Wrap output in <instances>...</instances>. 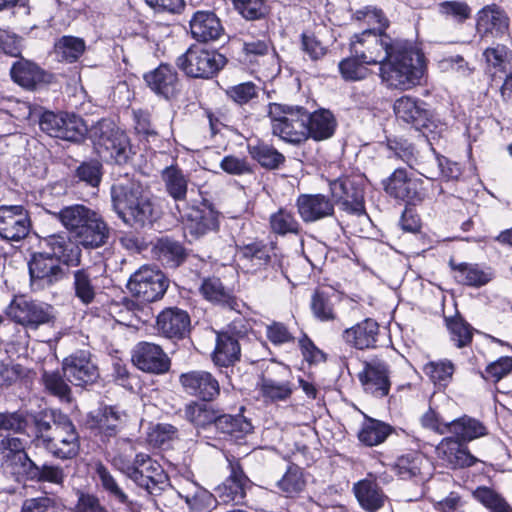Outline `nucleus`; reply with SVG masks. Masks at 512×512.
<instances>
[{"label":"nucleus","instance_id":"nucleus-1","mask_svg":"<svg viewBox=\"0 0 512 512\" xmlns=\"http://www.w3.org/2000/svg\"><path fill=\"white\" fill-rule=\"evenodd\" d=\"M51 253H36L29 261L32 286L43 289L58 282L63 277L60 262L77 266L81 260V250L66 236L51 235L46 240Z\"/></svg>","mask_w":512,"mask_h":512},{"label":"nucleus","instance_id":"nucleus-2","mask_svg":"<svg viewBox=\"0 0 512 512\" xmlns=\"http://www.w3.org/2000/svg\"><path fill=\"white\" fill-rule=\"evenodd\" d=\"M400 46L379 67V77L388 88L404 91L420 84L425 72V57L420 49L406 40H401Z\"/></svg>","mask_w":512,"mask_h":512},{"label":"nucleus","instance_id":"nucleus-3","mask_svg":"<svg viewBox=\"0 0 512 512\" xmlns=\"http://www.w3.org/2000/svg\"><path fill=\"white\" fill-rule=\"evenodd\" d=\"M111 196L116 213L126 224L143 227L152 222L154 207L140 185H113Z\"/></svg>","mask_w":512,"mask_h":512},{"label":"nucleus","instance_id":"nucleus-4","mask_svg":"<svg viewBox=\"0 0 512 512\" xmlns=\"http://www.w3.org/2000/svg\"><path fill=\"white\" fill-rule=\"evenodd\" d=\"M267 117L271 132L282 141L298 145L305 141L307 110L302 106L269 103Z\"/></svg>","mask_w":512,"mask_h":512},{"label":"nucleus","instance_id":"nucleus-5","mask_svg":"<svg viewBox=\"0 0 512 512\" xmlns=\"http://www.w3.org/2000/svg\"><path fill=\"white\" fill-rule=\"evenodd\" d=\"M402 39H393L386 33L364 30L355 35L351 42V51L368 65H381L391 57L394 49L401 48Z\"/></svg>","mask_w":512,"mask_h":512},{"label":"nucleus","instance_id":"nucleus-6","mask_svg":"<svg viewBox=\"0 0 512 512\" xmlns=\"http://www.w3.org/2000/svg\"><path fill=\"white\" fill-rule=\"evenodd\" d=\"M42 447L61 460L73 459L79 454L80 437L66 415L54 416L52 433L42 437Z\"/></svg>","mask_w":512,"mask_h":512},{"label":"nucleus","instance_id":"nucleus-7","mask_svg":"<svg viewBox=\"0 0 512 512\" xmlns=\"http://www.w3.org/2000/svg\"><path fill=\"white\" fill-rule=\"evenodd\" d=\"M169 280L151 265H142L128 279L127 289L138 301L151 303L160 300L167 291Z\"/></svg>","mask_w":512,"mask_h":512},{"label":"nucleus","instance_id":"nucleus-8","mask_svg":"<svg viewBox=\"0 0 512 512\" xmlns=\"http://www.w3.org/2000/svg\"><path fill=\"white\" fill-rule=\"evenodd\" d=\"M226 64V58L215 50L199 46L190 47L177 60L178 67L193 78L209 79L216 75Z\"/></svg>","mask_w":512,"mask_h":512},{"label":"nucleus","instance_id":"nucleus-9","mask_svg":"<svg viewBox=\"0 0 512 512\" xmlns=\"http://www.w3.org/2000/svg\"><path fill=\"white\" fill-rule=\"evenodd\" d=\"M365 179L361 175L345 176L330 183V190L336 203L344 211L361 215L364 205Z\"/></svg>","mask_w":512,"mask_h":512},{"label":"nucleus","instance_id":"nucleus-10","mask_svg":"<svg viewBox=\"0 0 512 512\" xmlns=\"http://www.w3.org/2000/svg\"><path fill=\"white\" fill-rule=\"evenodd\" d=\"M7 316L24 327L37 329L53 320V308L49 304L15 297L6 310Z\"/></svg>","mask_w":512,"mask_h":512},{"label":"nucleus","instance_id":"nucleus-11","mask_svg":"<svg viewBox=\"0 0 512 512\" xmlns=\"http://www.w3.org/2000/svg\"><path fill=\"white\" fill-rule=\"evenodd\" d=\"M393 110L398 120L423 133L436 128L434 115L423 100L405 95L395 100Z\"/></svg>","mask_w":512,"mask_h":512},{"label":"nucleus","instance_id":"nucleus-12","mask_svg":"<svg viewBox=\"0 0 512 512\" xmlns=\"http://www.w3.org/2000/svg\"><path fill=\"white\" fill-rule=\"evenodd\" d=\"M383 184L387 194L409 204L420 202L425 196L423 180L410 175L404 168L396 169Z\"/></svg>","mask_w":512,"mask_h":512},{"label":"nucleus","instance_id":"nucleus-13","mask_svg":"<svg viewBox=\"0 0 512 512\" xmlns=\"http://www.w3.org/2000/svg\"><path fill=\"white\" fill-rule=\"evenodd\" d=\"M389 365L378 358H372L363 363V369L358 374V379L366 393L376 398H382L389 394L390 381Z\"/></svg>","mask_w":512,"mask_h":512},{"label":"nucleus","instance_id":"nucleus-14","mask_svg":"<svg viewBox=\"0 0 512 512\" xmlns=\"http://www.w3.org/2000/svg\"><path fill=\"white\" fill-rule=\"evenodd\" d=\"M132 363L141 371L162 375L171 367V360L161 346L151 342H139L132 350Z\"/></svg>","mask_w":512,"mask_h":512},{"label":"nucleus","instance_id":"nucleus-15","mask_svg":"<svg viewBox=\"0 0 512 512\" xmlns=\"http://www.w3.org/2000/svg\"><path fill=\"white\" fill-rule=\"evenodd\" d=\"M179 383L187 395L202 401H213L220 394L219 381L206 370H190L181 373Z\"/></svg>","mask_w":512,"mask_h":512},{"label":"nucleus","instance_id":"nucleus-16","mask_svg":"<svg viewBox=\"0 0 512 512\" xmlns=\"http://www.w3.org/2000/svg\"><path fill=\"white\" fill-rule=\"evenodd\" d=\"M28 214L21 205L0 206V238L7 241H18L29 232Z\"/></svg>","mask_w":512,"mask_h":512},{"label":"nucleus","instance_id":"nucleus-17","mask_svg":"<svg viewBox=\"0 0 512 512\" xmlns=\"http://www.w3.org/2000/svg\"><path fill=\"white\" fill-rule=\"evenodd\" d=\"M230 474L215 489L218 498L226 504H240L246 497L251 481L244 473L238 461L229 460Z\"/></svg>","mask_w":512,"mask_h":512},{"label":"nucleus","instance_id":"nucleus-18","mask_svg":"<svg viewBox=\"0 0 512 512\" xmlns=\"http://www.w3.org/2000/svg\"><path fill=\"white\" fill-rule=\"evenodd\" d=\"M63 370L68 379L76 386H83L95 382L98 378V369L91 361L88 351H78L63 362Z\"/></svg>","mask_w":512,"mask_h":512},{"label":"nucleus","instance_id":"nucleus-19","mask_svg":"<svg viewBox=\"0 0 512 512\" xmlns=\"http://www.w3.org/2000/svg\"><path fill=\"white\" fill-rule=\"evenodd\" d=\"M436 455L443 464L451 469L474 466L478 459L473 456L462 441L454 437H445L436 446Z\"/></svg>","mask_w":512,"mask_h":512},{"label":"nucleus","instance_id":"nucleus-20","mask_svg":"<svg viewBox=\"0 0 512 512\" xmlns=\"http://www.w3.org/2000/svg\"><path fill=\"white\" fill-rule=\"evenodd\" d=\"M509 17L497 4L483 7L477 13L476 28L482 37H503L509 30Z\"/></svg>","mask_w":512,"mask_h":512},{"label":"nucleus","instance_id":"nucleus-21","mask_svg":"<svg viewBox=\"0 0 512 512\" xmlns=\"http://www.w3.org/2000/svg\"><path fill=\"white\" fill-rule=\"evenodd\" d=\"M297 212L305 223H313L332 216L333 202L323 194H300L295 202Z\"/></svg>","mask_w":512,"mask_h":512},{"label":"nucleus","instance_id":"nucleus-22","mask_svg":"<svg viewBox=\"0 0 512 512\" xmlns=\"http://www.w3.org/2000/svg\"><path fill=\"white\" fill-rule=\"evenodd\" d=\"M238 266L245 272L255 274L265 269L271 260L270 249L263 241H252L237 246Z\"/></svg>","mask_w":512,"mask_h":512},{"label":"nucleus","instance_id":"nucleus-23","mask_svg":"<svg viewBox=\"0 0 512 512\" xmlns=\"http://www.w3.org/2000/svg\"><path fill=\"white\" fill-rule=\"evenodd\" d=\"M352 490L360 507L366 512L380 510L387 500L386 494L373 474H368L366 478L354 483Z\"/></svg>","mask_w":512,"mask_h":512},{"label":"nucleus","instance_id":"nucleus-24","mask_svg":"<svg viewBox=\"0 0 512 512\" xmlns=\"http://www.w3.org/2000/svg\"><path fill=\"white\" fill-rule=\"evenodd\" d=\"M378 336L379 324L372 318H366L342 333L343 341L358 350L376 348Z\"/></svg>","mask_w":512,"mask_h":512},{"label":"nucleus","instance_id":"nucleus-25","mask_svg":"<svg viewBox=\"0 0 512 512\" xmlns=\"http://www.w3.org/2000/svg\"><path fill=\"white\" fill-rule=\"evenodd\" d=\"M166 474L162 466L149 455L140 453L136 455V466L132 472V479L138 486L151 490L164 483Z\"/></svg>","mask_w":512,"mask_h":512},{"label":"nucleus","instance_id":"nucleus-26","mask_svg":"<svg viewBox=\"0 0 512 512\" xmlns=\"http://www.w3.org/2000/svg\"><path fill=\"white\" fill-rule=\"evenodd\" d=\"M189 24L192 36L198 41H215L224 33L220 19L211 11L195 12Z\"/></svg>","mask_w":512,"mask_h":512},{"label":"nucleus","instance_id":"nucleus-27","mask_svg":"<svg viewBox=\"0 0 512 512\" xmlns=\"http://www.w3.org/2000/svg\"><path fill=\"white\" fill-rule=\"evenodd\" d=\"M0 449L6 468L18 478L28 466L31 467L32 460L26 454L24 442L20 438L11 436L3 438Z\"/></svg>","mask_w":512,"mask_h":512},{"label":"nucleus","instance_id":"nucleus-28","mask_svg":"<svg viewBox=\"0 0 512 512\" xmlns=\"http://www.w3.org/2000/svg\"><path fill=\"white\" fill-rule=\"evenodd\" d=\"M449 266L452 270L453 278L457 283L462 285L481 287L488 284L493 279L491 269L483 268L478 264L466 262L455 263L453 260H450Z\"/></svg>","mask_w":512,"mask_h":512},{"label":"nucleus","instance_id":"nucleus-29","mask_svg":"<svg viewBox=\"0 0 512 512\" xmlns=\"http://www.w3.org/2000/svg\"><path fill=\"white\" fill-rule=\"evenodd\" d=\"M190 317L186 311L167 308L157 317V328L168 338H182L189 331Z\"/></svg>","mask_w":512,"mask_h":512},{"label":"nucleus","instance_id":"nucleus-30","mask_svg":"<svg viewBox=\"0 0 512 512\" xmlns=\"http://www.w3.org/2000/svg\"><path fill=\"white\" fill-rule=\"evenodd\" d=\"M337 120L333 113L327 109H318L313 113L307 111V132L305 141L312 138L323 141L331 138L336 130Z\"/></svg>","mask_w":512,"mask_h":512},{"label":"nucleus","instance_id":"nucleus-31","mask_svg":"<svg viewBox=\"0 0 512 512\" xmlns=\"http://www.w3.org/2000/svg\"><path fill=\"white\" fill-rule=\"evenodd\" d=\"M178 495L185 501L191 512H209L215 502L212 493L188 479L180 484Z\"/></svg>","mask_w":512,"mask_h":512},{"label":"nucleus","instance_id":"nucleus-32","mask_svg":"<svg viewBox=\"0 0 512 512\" xmlns=\"http://www.w3.org/2000/svg\"><path fill=\"white\" fill-rule=\"evenodd\" d=\"M144 79L152 91L167 99L174 96L178 88L177 72L166 64L145 74Z\"/></svg>","mask_w":512,"mask_h":512},{"label":"nucleus","instance_id":"nucleus-33","mask_svg":"<svg viewBox=\"0 0 512 512\" xmlns=\"http://www.w3.org/2000/svg\"><path fill=\"white\" fill-rule=\"evenodd\" d=\"M186 229L196 237L218 227V213L209 206L192 207L183 216Z\"/></svg>","mask_w":512,"mask_h":512},{"label":"nucleus","instance_id":"nucleus-34","mask_svg":"<svg viewBox=\"0 0 512 512\" xmlns=\"http://www.w3.org/2000/svg\"><path fill=\"white\" fill-rule=\"evenodd\" d=\"M448 434L463 443L471 442L488 434L487 427L478 419L463 415L449 422Z\"/></svg>","mask_w":512,"mask_h":512},{"label":"nucleus","instance_id":"nucleus-35","mask_svg":"<svg viewBox=\"0 0 512 512\" xmlns=\"http://www.w3.org/2000/svg\"><path fill=\"white\" fill-rule=\"evenodd\" d=\"M152 255L163 265L178 267L186 258V250L181 243L169 238L158 239L152 247Z\"/></svg>","mask_w":512,"mask_h":512},{"label":"nucleus","instance_id":"nucleus-36","mask_svg":"<svg viewBox=\"0 0 512 512\" xmlns=\"http://www.w3.org/2000/svg\"><path fill=\"white\" fill-rule=\"evenodd\" d=\"M109 234L110 231L107 224L98 214L92 220L87 221L75 237L86 248H98L106 244Z\"/></svg>","mask_w":512,"mask_h":512},{"label":"nucleus","instance_id":"nucleus-37","mask_svg":"<svg viewBox=\"0 0 512 512\" xmlns=\"http://www.w3.org/2000/svg\"><path fill=\"white\" fill-rule=\"evenodd\" d=\"M240 357L238 341L228 333H218L216 346L212 354L215 365L228 367L233 365Z\"/></svg>","mask_w":512,"mask_h":512},{"label":"nucleus","instance_id":"nucleus-38","mask_svg":"<svg viewBox=\"0 0 512 512\" xmlns=\"http://www.w3.org/2000/svg\"><path fill=\"white\" fill-rule=\"evenodd\" d=\"M304 471L299 466L289 465L282 477L276 482L279 493L287 498L299 496L306 487Z\"/></svg>","mask_w":512,"mask_h":512},{"label":"nucleus","instance_id":"nucleus-39","mask_svg":"<svg viewBox=\"0 0 512 512\" xmlns=\"http://www.w3.org/2000/svg\"><path fill=\"white\" fill-rule=\"evenodd\" d=\"M97 215L96 211L84 205L76 204L61 209L58 217L65 228L76 235L87 221L92 220Z\"/></svg>","mask_w":512,"mask_h":512},{"label":"nucleus","instance_id":"nucleus-40","mask_svg":"<svg viewBox=\"0 0 512 512\" xmlns=\"http://www.w3.org/2000/svg\"><path fill=\"white\" fill-rule=\"evenodd\" d=\"M161 177L164 182L165 190L170 197L175 201H183L186 199L189 178L178 166L172 165L166 167L162 171Z\"/></svg>","mask_w":512,"mask_h":512},{"label":"nucleus","instance_id":"nucleus-41","mask_svg":"<svg viewBox=\"0 0 512 512\" xmlns=\"http://www.w3.org/2000/svg\"><path fill=\"white\" fill-rule=\"evenodd\" d=\"M391 432L392 427L390 425L365 415V420L357 436L362 444L372 447L383 443Z\"/></svg>","mask_w":512,"mask_h":512},{"label":"nucleus","instance_id":"nucleus-42","mask_svg":"<svg viewBox=\"0 0 512 512\" xmlns=\"http://www.w3.org/2000/svg\"><path fill=\"white\" fill-rule=\"evenodd\" d=\"M10 74L15 83L26 89H33L43 81L42 70L34 63L23 59L13 64Z\"/></svg>","mask_w":512,"mask_h":512},{"label":"nucleus","instance_id":"nucleus-43","mask_svg":"<svg viewBox=\"0 0 512 512\" xmlns=\"http://www.w3.org/2000/svg\"><path fill=\"white\" fill-rule=\"evenodd\" d=\"M221 412L211 405L191 401L184 408L185 418L196 427L205 428L209 425L216 427Z\"/></svg>","mask_w":512,"mask_h":512},{"label":"nucleus","instance_id":"nucleus-44","mask_svg":"<svg viewBox=\"0 0 512 512\" xmlns=\"http://www.w3.org/2000/svg\"><path fill=\"white\" fill-rule=\"evenodd\" d=\"M269 229L271 233L278 236L298 235L301 231V225L291 210L281 207L270 214Z\"/></svg>","mask_w":512,"mask_h":512},{"label":"nucleus","instance_id":"nucleus-45","mask_svg":"<svg viewBox=\"0 0 512 512\" xmlns=\"http://www.w3.org/2000/svg\"><path fill=\"white\" fill-rule=\"evenodd\" d=\"M86 44L82 38L62 36L54 45V53L59 61L76 62L85 52Z\"/></svg>","mask_w":512,"mask_h":512},{"label":"nucleus","instance_id":"nucleus-46","mask_svg":"<svg viewBox=\"0 0 512 512\" xmlns=\"http://www.w3.org/2000/svg\"><path fill=\"white\" fill-rule=\"evenodd\" d=\"M445 325L450 341L457 348H464L472 343L474 329L461 316L446 317Z\"/></svg>","mask_w":512,"mask_h":512},{"label":"nucleus","instance_id":"nucleus-47","mask_svg":"<svg viewBox=\"0 0 512 512\" xmlns=\"http://www.w3.org/2000/svg\"><path fill=\"white\" fill-rule=\"evenodd\" d=\"M248 152L252 159L269 170L278 169L285 162V156L275 147L266 143L249 145Z\"/></svg>","mask_w":512,"mask_h":512},{"label":"nucleus","instance_id":"nucleus-48","mask_svg":"<svg viewBox=\"0 0 512 512\" xmlns=\"http://www.w3.org/2000/svg\"><path fill=\"white\" fill-rule=\"evenodd\" d=\"M424 463L423 455L413 451L399 456L392 469L400 478L412 479L421 474Z\"/></svg>","mask_w":512,"mask_h":512},{"label":"nucleus","instance_id":"nucleus-49","mask_svg":"<svg viewBox=\"0 0 512 512\" xmlns=\"http://www.w3.org/2000/svg\"><path fill=\"white\" fill-rule=\"evenodd\" d=\"M257 386L262 397L270 401H284L292 394V385L285 380L262 376Z\"/></svg>","mask_w":512,"mask_h":512},{"label":"nucleus","instance_id":"nucleus-50","mask_svg":"<svg viewBox=\"0 0 512 512\" xmlns=\"http://www.w3.org/2000/svg\"><path fill=\"white\" fill-rule=\"evenodd\" d=\"M216 429L221 433L228 434L235 439L252 432V424L242 415L220 414Z\"/></svg>","mask_w":512,"mask_h":512},{"label":"nucleus","instance_id":"nucleus-51","mask_svg":"<svg viewBox=\"0 0 512 512\" xmlns=\"http://www.w3.org/2000/svg\"><path fill=\"white\" fill-rule=\"evenodd\" d=\"M472 495L490 512H512V507L506 499L490 487L479 486L472 492Z\"/></svg>","mask_w":512,"mask_h":512},{"label":"nucleus","instance_id":"nucleus-52","mask_svg":"<svg viewBox=\"0 0 512 512\" xmlns=\"http://www.w3.org/2000/svg\"><path fill=\"white\" fill-rule=\"evenodd\" d=\"M103 146L109 153L110 158L115 162L125 163L130 153V143L127 135L120 131H115L103 139Z\"/></svg>","mask_w":512,"mask_h":512},{"label":"nucleus","instance_id":"nucleus-53","mask_svg":"<svg viewBox=\"0 0 512 512\" xmlns=\"http://www.w3.org/2000/svg\"><path fill=\"white\" fill-rule=\"evenodd\" d=\"M75 296L85 305L91 304L96 297V286L88 269H79L73 273Z\"/></svg>","mask_w":512,"mask_h":512},{"label":"nucleus","instance_id":"nucleus-54","mask_svg":"<svg viewBox=\"0 0 512 512\" xmlns=\"http://www.w3.org/2000/svg\"><path fill=\"white\" fill-rule=\"evenodd\" d=\"M424 371L436 386L445 388L452 381L455 366L446 359L431 361L425 365Z\"/></svg>","mask_w":512,"mask_h":512},{"label":"nucleus","instance_id":"nucleus-55","mask_svg":"<svg viewBox=\"0 0 512 512\" xmlns=\"http://www.w3.org/2000/svg\"><path fill=\"white\" fill-rule=\"evenodd\" d=\"M368 64L361 61L354 53L351 57H347L339 62V71L343 79L346 81H360L371 75Z\"/></svg>","mask_w":512,"mask_h":512},{"label":"nucleus","instance_id":"nucleus-56","mask_svg":"<svg viewBox=\"0 0 512 512\" xmlns=\"http://www.w3.org/2000/svg\"><path fill=\"white\" fill-rule=\"evenodd\" d=\"M20 477L60 484L64 479V472L58 466L43 465L39 467L32 461L31 467L28 466Z\"/></svg>","mask_w":512,"mask_h":512},{"label":"nucleus","instance_id":"nucleus-57","mask_svg":"<svg viewBox=\"0 0 512 512\" xmlns=\"http://www.w3.org/2000/svg\"><path fill=\"white\" fill-rule=\"evenodd\" d=\"M43 385L50 394L62 401H71V389L58 371H44L42 374Z\"/></svg>","mask_w":512,"mask_h":512},{"label":"nucleus","instance_id":"nucleus-58","mask_svg":"<svg viewBox=\"0 0 512 512\" xmlns=\"http://www.w3.org/2000/svg\"><path fill=\"white\" fill-rule=\"evenodd\" d=\"M311 310L313 315L320 321H333L337 316L331 297L320 290L315 291L312 295Z\"/></svg>","mask_w":512,"mask_h":512},{"label":"nucleus","instance_id":"nucleus-59","mask_svg":"<svg viewBox=\"0 0 512 512\" xmlns=\"http://www.w3.org/2000/svg\"><path fill=\"white\" fill-rule=\"evenodd\" d=\"M354 17L356 20L371 26L372 28L369 30L373 32L378 31V33H384L383 31L389 26V21L382 10L376 7L367 6L359 9L354 13Z\"/></svg>","mask_w":512,"mask_h":512},{"label":"nucleus","instance_id":"nucleus-60","mask_svg":"<svg viewBox=\"0 0 512 512\" xmlns=\"http://www.w3.org/2000/svg\"><path fill=\"white\" fill-rule=\"evenodd\" d=\"M200 291L205 299L217 304H229L231 298L218 278L205 279L201 285Z\"/></svg>","mask_w":512,"mask_h":512},{"label":"nucleus","instance_id":"nucleus-61","mask_svg":"<svg viewBox=\"0 0 512 512\" xmlns=\"http://www.w3.org/2000/svg\"><path fill=\"white\" fill-rule=\"evenodd\" d=\"M65 125H62L63 134L60 135V139L67 141H79L87 132V126L85 122L77 115L73 113L65 112L63 114Z\"/></svg>","mask_w":512,"mask_h":512},{"label":"nucleus","instance_id":"nucleus-62","mask_svg":"<svg viewBox=\"0 0 512 512\" xmlns=\"http://www.w3.org/2000/svg\"><path fill=\"white\" fill-rule=\"evenodd\" d=\"M96 473L100 479L103 489L109 494L111 498L123 504L128 501L127 495L119 487L114 477L103 464H97Z\"/></svg>","mask_w":512,"mask_h":512},{"label":"nucleus","instance_id":"nucleus-63","mask_svg":"<svg viewBox=\"0 0 512 512\" xmlns=\"http://www.w3.org/2000/svg\"><path fill=\"white\" fill-rule=\"evenodd\" d=\"M511 372L512 357L503 356L488 364L481 376L486 381L497 383Z\"/></svg>","mask_w":512,"mask_h":512},{"label":"nucleus","instance_id":"nucleus-64","mask_svg":"<svg viewBox=\"0 0 512 512\" xmlns=\"http://www.w3.org/2000/svg\"><path fill=\"white\" fill-rule=\"evenodd\" d=\"M75 175L87 185L97 187L102 179V164L97 160L83 162L76 169Z\"/></svg>","mask_w":512,"mask_h":512}]
</instances>
